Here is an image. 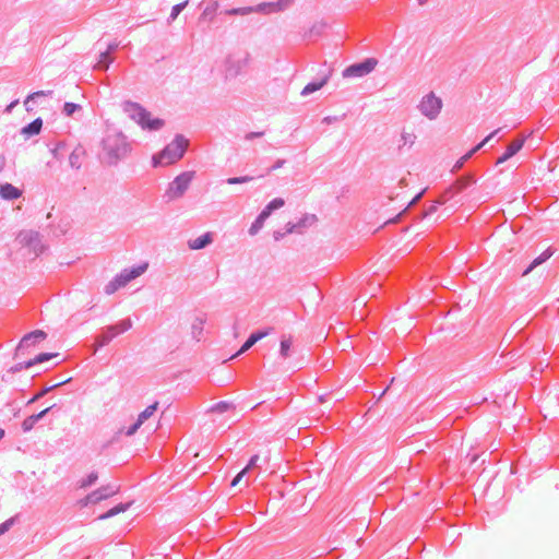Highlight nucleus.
I'll list each match as a JSON object with an SVG mask.
<instances>
[{
  "label": "nucleus",
  "instance_id": "f257e3e1",
  "mask_svg": "<svg viewBox=\"0 0 559 559\" xmlns=\"http://www.w3.org/2000/svg\"><path fill=\"white\" fill-rule=\"evenodd\" d=\"M104 153L103 162L109 166H117L132 150L127 136L118 130H108L102 140Z\"/></svg>",
  "mask_w": 559,
  "mask_h": 559
},
{
  "label": "nucleus",
  "instance_id": "f03ea898",
  "mask_svg": "<svg viewBox=\"0 0 559 559\" xmlns=\"http://www.w3.org/2000/svg\"><path fill=\"white\" fill-rule=\"evenodd\" d=\"M189 140L183 134H176L174 140L162 150L165 164H174L181 159L187 152Z\"/></svg>",
  "mask_w": 559,
  "mask_h": 559
},
{
  "label": "nucleus",
  "instance_id": "7ed1b4c3",
  "mask_svg": "<svg viewBox=\"0 0 559 559\" xmlns=\"http://www.w3.org/2000/svg\"><path fill=\"white\" fill-rule=\"evenodd\" d=\"M378 64V60L374 58H366L360 62L353 63L346 67L342 75L343 78H361L372 72Z\"/></svg>",
  "mask_w": 559,
  "mask_h": 559
},
{
  "label": "nucleus",
  "instance_id": "20e7f679",
  "mask_svg": "<svg viewBox=\"0 0 559 559\" xmlns=\"http://www.w3.org/2000/svg\"><path fill=\"white\" fill-rule=\"evenodd\" d=\"M193 177H194V171H183V173L179 174L169 183L167 194L173 199L182 197L185 194V192L188 190Z\"/></svg>",
  "mask_w": 559,
  "mask_h": 559
},
{
  "label": "nucleus",
  "instance_id": "39448f33",
  "mask_svg": "<svg viewBox=\"0 0 559 559\" xmlns=\"http://www.w3.org/2000/svg\"><path fill=\"white\" fill-rule=\"evenodd\" d=\"M46 337H47V334L43 330H35V331H32V332L25 334L21 338V341L19 342V344L15 348L14 357L19 358L21 356H24L25 352L28 348H31L32 346H35L37 343L44 341Z\"/></svg>",
  "mask_w": 559,
  "mask_h": 559
},
{
  "label": "nucleus",
  "instance_id": "423d86ee",
  "mask_svg": "<svg viewBox=\"0 0 559 559\" xmlns=\"http://www.w3.org/2000/svg\"><path fill=\"white\" fill-rule=\"evenodd\" d=\"M418 108L425 117L435 119L442 108V100L431 92L423 97Z\"/></svg>",
  "mask_w": 559,
  "mask_h": 559
},
{
  "label": "nucleus",
  "instance_id": "0eeeda50",
  "mask_svg": "<svg viewBox=\"0 0 559 559\" xmlns=\"http://www.w3.org/2000/svg\"><path fill=\"white\" fill-rule=\"evenodd\" d=\"M20 242L27 247L36 257L41 254L45 246L40 241V235L35 230H24L19 234Z\"/></svg>",
  "mask_w": 559,
  "mask_h": 559
},
{
  "label": "nucleus",
  "instance_id": "6e6552de",
  "mask_svg": "<svg viewBox=\"0 0 559 559\" xmlns=\"http://www.w3.org/2000/svg\"><path fill=\"white\" fill-rule=\"evenodd\" d=\"M272 330L273 328L253 331L246 340V342L241 345L240 349L234 355V357L239 356L249 350L257 342L267 336Z\"/></svg>",
  "mask_w": 559,
  "mask_h": 559
},
{
  "label": "nucleus",
  "instance_id": "1a4fd4ad",
  "mask_svg": "<svg viewBox=\"0 0 559 559\" xmlns=\"http://www.w3.org/2000/svg\"><path fill=\"white\" fill-rule=\"evenodd\" d=\"M122 108H123V111L131 118L133 119L134 121H136L138 123H140V121L147 117L146 115V109L144 107H142L140 104L138 103H134V102H131V100H126L123 104H122Z\"/></svg>",
  "mask_w": 559,
  "mask_h": 559
},
{
  "label": "nucleus",
  "instance_id": "9d476101",
  "mask_svg": "<svg viewBox=\"0 0 559 559\" xmlns=\"http://www.w3.org/2000/svg\"><path fill=\"white\" fill-rule=\"evenodd\" d=\"M56 407H57V404H52L51 406L46 407L45 409L40 411L39 413L33 414V415L26 417L21 425L23 432H29L39 420H41L45 416H47Z\"/></svg>",
  "mask_w": 559,
  "mask_h": 559
},
{
  "label": "nucleus",
  "instance_id": "9b49d317",
  "mask_svg": "<svg viewBox=\"0 0 559 559\" xmlns=\"http://www.w3.org/2000/svg\"><path fill=\"white\" fill-rule=\"evenodd\" d=\"M476 182V179L474 175L466 174L461 177H459L453 186L449 188L444 193L450 198V194H452V191L455 190L456 193L462 192L463 190L467 189L472 185Z\"/></svg>",
  "mask_w": 559,
  "mask_h": 559
},
{
  "label": "nucleus",
  "instance_id": "f8f14e48",
  "mask_svg": "<svg viewBox=\"0 0 559 559\" xmlns=\"http://www.w3.org/2000/svg\"><path fill=\"white\" fill-rule=\"evenodd\" d=\"M525 138H519L507 146L506 152L497 159L496 164H502L513 157L524 145Z\"/></svg>",
  "mask_w": 559,
  "mask_h": 559
},
{
  "label": "nucleus",
  "instance_id": "ddd939ff",
  "mask_svg": "<svg viewBox=\"0 0 559 559\" xmlns=\"http://www.w3.org/2000/svg\"><path fill=\"white\" fill-rule=\"evenodd\" d=\"M22 190L12 183H0V198L5 201H14L22 197Z\"/></svg>",
  "mask_w": 559,
  "mask_h": 559
},
{
  "label": "nucleus",
  "instance_id": "4468645a",
  "mask_svg": "<svg viewBox=\"0 0 559 559\" xmlns=\"http://www.w3.org/2000/svg\"><path fill=\"white\" fill-rule=\"evenodd\" d=\"M147 117L140 121V126L144 130L158 131L165 126V121L160 118H152L151 112L146 110Z\"/></svg>",
  "mask_w": 559,
  "mask_h": 559
},
{
  "label": "nucleus",
  "instance_id": "2eb2a0df",
  "mask_svg": "<svg viewBox=\"0 0 559 559\" xmlns=\"http://www.w3.org/2000/svg\"><path fill=\"white\" fill-rule=\"evenodd\" d=\"M52 95H53V91H51V90L37 91V92H33V93L28 94L24 100L25 110L27 112H33L34 111L33 103H35L40 97H47V96L52 97Z\"/></svg>",
  "mask_w": 559,
  "mask_h": 559
},
{
  "label": "nucleus",
  "instance_id": "dca6fc26",
  "mask_svg": "<svg viewBox=\"0 0 559 559\" xmlns=\"http://www.w3.org/2000/svg\"><path fill=\"white\" fill-rule=\"evenodd\" d=\"M117 336V332H114L112 328L106 326L102 329L100 333L96 336L95 343L97 348H102L109 344Z\"/></svg>",
  "mask_w": 559,
  "mask_h": 559
},
{
  "label": "nucleus",
  "instance_id": "f3484780",
  "mask_svg": "<svg viewBox=\"0 0 559 559\" xmlns=\"http://www.w3.org/2000/svg\"><path fill=\"white\" fill-rule=\"evenodd\" d=\"M43 129V119L40 117L34 119L32 122L27 123L21 129V134L26 138H31L37 135L41 132Z\"/></svg>",
  "mask_w": 559,
  "mask_h": 559
},
{
  "label": "nucleus",
  "instance_id": "a211bd4d",
  "mask_svg": "<svg viewBox=\"0 0 559 559\" xmlns=\"http://www.w3.org/2000/svg\"><path fill=\"white\" fill-rule=\"evenodd\" d=\"M212 242H213L212 233H205V234L199 236L198 238L190 240L188 242V245H189V248L192 250H201V249H204L205 247H207L209 245H211Z\"/></svg>",
  "mask_w": 559,
  "mask_h": 559
},
{
  "label": "nucleus",
  "instance_id": "6ab92c4d",
  "mask_svg": "<svg viewBox=\"0 0 559 559\" xmlns=\"http://www.w3.org/2000/svg\"><path fill=\"white\" fill-rule=\"evenodd\" d=\"M331 72L325 74L323 78H321L318 81L309 82L304 90L301 91L302 96H308L319 90H321L329 81Z\"/></svg>",
  "mask_w": 559,
  "mask_h": 559
},
{
  "label": "nucleus",
  "instance_id": "aec40b11",
  "mask_svg": "<svg viewBox=\"0 0 559 559\" xmlns=\"http://www.w3.org/2000/svg\"><path fill=\"white\" fill-rule=\"evenodd\" d=\"M551 255L552 251L550 248L546 249L528 264V266L522 272V275L525 276L530 274L535 267L545 263Z\"/></svg>",
  "mask_w": 559,
  "mask_h": 559
},
{
  "label": "nucleus",
  "instance_id": "412c9836",
  "mask_svg": "<svg viewBox=\"0 0 559 559\" xmlns=\"http://www.w3.org/2000/svg\"><path fill=\"white\" fill-rule=\"evenodd\" d=\"M71 380V378L64 380V381H61V382H58V383H55V384H51V385H47V386H44L41 390H39L37 393H35L26 403V405H31L37 401H39L40 399H43L46 394H48L49 392L53 391L55 389L68 383L69 381Z\"/></svg>",
  "mask_w": 559,
  "mask_h": 559
},
{
  "label": "nucleus",
  "instance_id": "4be33fe9",
  "mask_svg": "<svg viewBox=\"0 0 559 559\" xmlns=\"http://www.w3.org/2000/svg\"><path fill=\"white\" fill-rule=\"evenodd\" d=\"M131 504H132V502H120L117 506L109 509L107 512L98 515V520H107V519H110V518L121 513V512H124L130 508Z\"/></svg>",
  "mask_w": 559,
  "mask_h": 559
},
{
  "label": "nucleus",
  "instance_id": "5701e85b",
  "mask_svg": "<svg viewBox=\"0 0 559 559\" xmlns=\"http://www.w3.org/2000/svg\"><path fill=\"white\" fill-rule=\"evenodd\" d=\"M84 154H85V150L83 146L78 145L76 147H74L69 156L70 166L74 169H80L81 168V158Z\"/></svg>",
  "mask_w": 559,
  "mask_h": 559
},
{
  "label": "nucleus",
  "instance_id": "b1692460",
  "mask_svg": "<svg viewBox=\"0 0 559 559\" xmlns=\"http://www.w3.org/2000/svg\"><path fill=\"white\" fill-rule=\"evenodd\" d=\"M204 324H205V319L202 317H197L191 324L192 338H194L198 342L201 340Z\"/></svg>",
  "mask_w": 559,
  "mask_h": 559
},
{
  "label": "nucleus",
  "instance_id": "393cba45",
  "mask_svg": "<svg viewBox=\"0 0 559 559\" xmlns=\"http://www.w3.org/2000/svg\"><path fill=\"white\" fill-rule=\"evenodd\" d=\"M218 1L211 0L207 5L203 9L200 20L213 21L216 11L218 10Z\"/></svg>",
  "mask_w": 559,
  "mask_h": 559
},
{
  "label": "nucleus",
  "instance_id": "a878e982",
  "mask_svg": "<svg viewBox=\"0 0 559 559\" xmlns=\"http://www.w3.org/2000/svg\"><path fill=\"white\" fill-rule=\"evenodd\" d=\"M317 222V216L314 214H305L296 224L295 233H301L302 228L311 226Z\"/></svg>",
  "mask_w": 559,
  "mask_h": 559
},
{
  "label": "nucleus",
  "instance_id": "bb28decb",
  "mask_svg": "<svg viewBox=\"0 0 559 559\" xmlns=\"http://www.w3.org/2000/svg\"><path fill=\"white\" fill-rule=\"evenodd\" d=\"M114 59L109 55V51H102L99 53V59L95 66V69L105 71L109 68V66L112 63Z\"/></svg>",
  "mask_w": 559,
  "mask_h": 559
},
{
  "label": "nucleus",
  "instance_id": "cd10ccee",
  "mask_svg": "<svg viewBox=\"0 0 559 559\" xmlns=\"http://www.w3.org/2000/svg\"><path fill=\"white\" fill-rule=\"evenodd\" d=\"M292 337H286L285 335L282 336L281 344H280V356L284 359L288 358L290 356V347H292Z\"/></svg>",
  "mask_w": 559,
  "mask_h": 559
},
{
  "label": "nucleus",
  "instance_id": "c85d7f7f",
  "mask_svg": "<svg viewBox=\"0 0 559 559\" xmlns=\"http://www.w3.org/2000/svg\"><path fill=\"white\" fill-rule=\"evenodd\" d=\"M158 402H154L153 404L148 405L143 412H141L138 416V420L142 424H144L148 418H151L154 413L158 409Z\"/></svg>",
  "mask_w": 559,
  "mask_h": 559
},
{
  "label": "nucleus",
  "instance_id": "c756f323",
  "mask_svg": "<svg viewBox=\"0 0 559 559\" xmlns=\"http://www.w3.org/2000/svg\"><path fill=\"white\" fill-rule=\"evenodd\" d=\"M448 199H449V197L444 193L442 197L439 198V200L437 201L436 204H431L429 207H427L424 211V213L418 217V219H423V218L429 217L432 214H435L438 210V205L444 204Z\"/></svg>",
  "mask_w": 559,
  "mask_h": 559
},
{
  "label": "nucleus",
  "instance_id": "7c9ffc66",
  "mask_svg": "<svg viewBox=\"0 0 559 559\" xmlns=\"http://www.w3.org/2000/svg\"><path fill=\"white\" fill-rule=\"evenodd\" d=\"M108 326L112 328L114 332H117L118 336L119 334H122L132 328V320L130 318H126L118 323Z\"/></svg>",
  "mask_w": 559,
  "mask_h": 559
},
{
  "label": "nucleus",
  "instance_id": "2f4dec72",
  "mask_svg": "<svg viewBox=\"0 0 559 559\" xmlns=\"http://www.w3.org/2000/svg\"><path fill=\"white\" fill-rule=\"evenodd\" d=\"M119 488L120 487L117 485L108 484L99 487L97 491L100 492L103 500H105L116 495L119 491Z\"/></svg>",
  "mask_w": 559,
  "mask_h": 559
},
{
  "label": "nucleus",
  "instance_id": "473e14b6",
  "mask_svg": "<svg viewBox=\"0 0 559 559\" xmlns=\"http://www.w3.org/2000/svg\"><path fill=\"white\" fill-rule=\"evenodd\" d=\"M103 501L100 492L96 490L88 493L84 499L81 500V504L86 507L88 504H96L98 502Z\"/></svg>",
  "mask_w": 559,
  "mask_h": 559
},
{
  "label": "nucleus",
  "instance_id": "72a5a7b5",
  "mask_svg": "<svg viewBox=\"0 0 559 559\" xmlns=\"http://www.w3.org/2000/svg\"><path fill=\"white\" fill-rule=\"evenodd\" d=\"M131 281L142 275L147 270V263L139 264L130 269H124Z\"/></svg>",
  "mask_w": 559,
  "mask_h": 559
},
{
  "label": "nucleus",
  "instance_id": "f704fd0d",
  "mask_svg": "<svg viewBox=\"0 0 559 559\" xmlns=\"http://www.w3.org/2000/svg\"><path fill=\"white\" fill-rule=\"evenodd\" d=\"M271 3V10L272 13H276V12H282L286 9H288L293 3H294V0H277L275 2H270Z\"/></svg>",
  "mask_w": 559,
  "mask_h": 559
},
{
  "label": "nucleus",
  "instance_id": "c9c22d12",
  "mask_svg": "<svg viewBox=\"0 0 559 559\" xmlns=\"http://www.w3.org/2000/svg\"><path fill=\"white\" fill-rule=\"evenodd\" d=\"M57 356H59L58 353H40L31 359L32 367L38 364L46 362Z\"/></svg>",
  "mask_w": 559,
  "mask_h": 559
},
{
  "label": "nucleus",
  "instance_id": "e433bc0d",
  "mask_svg": "<svg viewBox=\"0 0 559 559\" xmlns=\"http://www.w3.org/2000/svg\"><path fill=\"white\" fill-rule=\"evenodd\" d=\"M188 3H189V0H185L178 4H175L171 8V12L168 17V23L174 22L178 17V15L183 11V9L188 5Z\"/></svg>",
  "mask_w": 559,
  "mask_h": 559
},
{
  "label": "nucleus",
  "instance_id": "4c0bfd02",
  "mask_svg": "<svg viewBox=\"0 0 559 559\" xmlns=\"http://www.w3.org/2000/svg\"><path fill=\"white\" fill-rule=\"evenodd\" d=\"M231 408H234L233 403L227 402V401H221L211 407V412L217 413V414H223Z\"/></svg>",
  "mask_w": 559,
  "mask_h": 559
},
{
  "label": "nucleus",
  "instance_id": "58836bf2",
  "mask_svg": "<svg viewBox=\"0 0 559 559\" xmlns=\"http://www.w3.org/2000/svg\"><path fill=\"white\" fill-rule=\"evenodd\" d=\"M326 26L328 24L323 21L317 22L311 26L307 36L309 38H311L312 36H320L324 32Z\"/></svg>",
  "mask_w": 559,
  "mask_h": 559
},
{
  "label": "nucleus",
  "instance_id": "ea45409f",
  "mask_svg": "<svg viewBox=\"0 0 559 559\" xmlns=\"http://www.w3.org/2000/svg\"><path fill=\"white\" fill-rule=\"evenodd\" d=\"M98 479L97 472H91L85 478L80 480V488H87L93 486Z\"/></svg>",
  "mask_w": 559,
  "mask_h": 559
},
{
  "label": "nucleus",
  "instance_id": "a19ab883",
  "mask_svg": "<svg viewBox=\"0 0 559 559\" xmlns=\"http://www.w3.org/2000/svg\"><path fill=\"white\" fill-rule=\"evenodd\" d=\"M296 230V226L293 224V223H288L286 225V230L285 231H282V230H275L273 233V237H274V240L275 241H280L282 240L286 235L288 234H292V233H295Z\"/></svg>",
  "mask_w": 559,
  "mask_h": 559
},
{
  "label": "nucleus",
  "instance_id": "79ce46f5",
  "mask_svg": "<svg viewBox=\"0 0 559 559\" xmlns=\"http://www.w3.org/2000/svg\"><path fill=\"white\" fill-rule=\"evenodd\" d=\"M425 191H426V189H423L420 192H418V193H417V194H416V195H415V197L409 201V203H408L407 207H406L404 211H402L400 214H397V215L392 219V222H394V223H395V222H397V221L400 219V217H401V216H402V215L407 211V209H409V207L414 206L415 204H417V203L421 200V198H423V195H424Z\"/></svg>",
  "mask_w": 559,
  "mask_h": 559
},
{
  "label": "nucleus",
  "instance_id": "37998d69",
  "mask_svg": "<svg viewBox=\"0 0 559 559\" xmlns=\"http://www.w3.org/2000/svg\"><path fill=\"white\" fill-rule=\"evenodd\" d=\"M253 12V7H242V8H233L229 10H225V14L227 15H247Z\"/></svg>",
  "mask_w": 559,
  "mask_h": 559
},
{
  "label": "nucleus",
  "instance_id": "c03bdc74",
  "mask_svg": "<svg viewBox=\"0 0 559 559\" xmlns=\"http://www.w3.org/2000/svg\"><path fill=\"white\" fill-rule=\"evenodd\" d=\"M254 179L253 176H240V177H229L226 179V183L228 185H240L247 183Z\"/></svg>",
  "mask_w": 559,
  "mask_h": 559
},
{
  "label": "nucleus",
  "instance_id": "a18cd8bd",
  "mask_svg": "<svg viewBox=\"0 0 559 559\" xmlns=\"http://www.w3.org/2000/svg\"><path fill=\"white\" fill-rule=\"evenodd\" d=\"M82 107L79 104L67 102L63 105V114L71 117L75 111L81 110Z\"/></svg>",
  "mask_w": 559,
  "mask_h": 559
},
{
  "label": "nucleus",
  "instance_id": "49530a36",
  "mask_svg": "<svg viewBox=\"0 0 559 559\" xmlns=\"http://www.w3.org/2000/svg\"><path fill=\"white\" fill-rule=\"evenodd\" d=\"M285 205V200L282 198H275L271 200L265 207H267L272 213L276 210H280Z\"/></svg>",
  "mask_w": 559,
  "mask_h": 559
},
{
  "label": "nucleus",
  "instance_id": "de8ad7c7",
  "mask_svg": "<svg viewBox=\"0 0 559 559\" xmlns=\"http://www.w3.org/2000/svg\"><path fill=\"white\" fill-rule=\"evenodd\" d=\"M67 144L66 142H58L57 145L51 148V154L56 159L63 158V151L66 150Z\"/></svg>",
  "mask_w": 559,
  "mask_h": 559
},
{
  "label": "nucleus",
  "instance_id": "09e8293b",
  "mask_svg": "<svg viewBox=\"0 0 559 559\" xmlns=\"http://www.w3.org/2000/svg\"><path fill=\"white\" fill-rule=\"evenodd\" d=\"M31 367H32V362H31V359H28V360L15 364L8 371L11 372V373H16V372H20V371H22L24 369H28Z\"/></svg>",
  "mask_w": 559,
  "mask_h": 559
},
{
  "label": "nucleus",
  "instance_id": "8fccbe9b",
  "mask_svg": "<svg viewBox=\"0 0 559 559\" xmlns=\"http://www.w3.org/2000/svg\"><path fill=\"white\" fill-rule=\"evenodd\" d=\"M263 225H264V221H262L261 218H259L257 216L255 219L253 221V223L251 224L250 228H249V234L251 236L257 235L262 229Z\"/></svg>",
  "mask_w": 559,
  "mask_h": 559
},
{
  "label": "nucleus",
  "instance_id": "3c124183",
  "mask_svg": "<svg viewBox=\"0 0 559 559\" xmlns=\"http://www.w3.org/2000/svg\"><path fill=\"white\" fill-rule=\"evenodd\" d=\"M17 515L12 516L0 524V536L7 533L16 522Z\"/></svg>",
  "mask_w": 559,
  "mask_h": 559
},
{
  "label": "nucleus",
  "instance_id": "603ef678",
  "mask_svg": "<svg viewBox=\"0 0 559 559\" xmlns=\"http://www.w3.org/2000/svg\"><path fill=\"white\" fill-rule=\"evenodd\" d=\"M501 131V128L493 130L490 134H488L480 143H478L474 147V152H478L484 145H486L493 136H496Z\"/></svg>",
  "mask_w": 559,
  "mask_h": 559
},
{
  "label": "nucleus",
  "instance_id": "864d4df0",
  "mask_svg": "<svg viewBox=\"0 0 559 559\" xmlns=\"http://www.w3.org/2000/svg\"><path fill=\"white\" fill-rule=\"evenodd\" d=\"M114 278L116 281H118V285H120L121 287L126 286L129 282H131V280H130V277H129V275H128L126 270H122Z\"/></svg>",
  "mask_w": 559,
  "mask_h": 559
},
{
  "label": "nucleus",
  "instance_id": "5fc2aeb1",
  "mask_svg": "<svg viewBox=\"0 0 559 559\" xmlns=\"http://www.w3.org/2000/svg\"><path fill=\"white\" fill-rule=\"evenodd\" d=\"M119 288H121L120 285H118V281L112 278L104 288L105 294L111 295L116 293Z\"/></svg>",
  "mask_w": 559,
  "mask_h": 559
},
{
  "label": "nucleus",
  "instance_id": "6e6d98bb",
  "mask_svg": "<svg viewBox=\"0 0 559 559\" xmlns=\"http://www.w3.org/2000/svg\"><path fill=\"white\" fill-rule=\"evenodd\" d=\"M269 10H271L270 2H262V3H259L258 5L253 7V12H258V13H264V14L272 13V11H269Z\"/></svg>",
  "mask_w": 559,
  "mask_h": 559
},
{
  "label": "nucleus",
  "instance_id": "4d7b16f0",
  "mask_svg": "<svg viewBox=\"0 0 559 559\" xmlns=\"http://www.w3.org/2000/svg\"><path fill=\"white\" fill-rule=\"evenodd\" d=\"M474 147L467 152L464 156H462L456 164L454 165V169H460L463 167V165L475 154Z\"/></svg>",
  "mask_w": 559,
  "mask_h": 559
},
{
  "label": "nucleus",
  "instance_id": "13d9d810",
  "mask_svg": "<svg viewBox=\"0 0 559 559\" xmlns=\"http://www.w3.org/2000/svg\"><path fill=\"white\" fill-rule=\"evenodd\" d=\"M403 145H413L415 143L416 135L414 133L403 132L402 135Z\"/></svg>",
  "mask_w": 559,
  "mask_h": 559
},
{
  "label": "nucleus",
  "instance_id": "bf43d9fd",
  "mask_svg": "<svg viewBox=\"0 0 559 559\" xmlns=\"http://www.w3.org/2000/svg\"><path fill=\"white\" fill-rule=\"evenodd\" d=\"M165 164V156H162V151L152 157V166L159 167Z\"/></svg>",
  "mask_w": 559,
  "mask_h": 559
},
{
  "label": "nucleus",
  "instance_id": "052dcab7",
  "mask_svg": "<svg viewBox=\"0 0 559 559\" xmlns=\"http://www.w3.org/2000/svg\"><path fill=\"white\" fill-rule=\"evenodd\" d=\"M259 459L260 457L258 454L252 455L247 465L242 469L246 471V473H248L250 469L257 466Z\"/></svg>",
  "mask_w": 559,
  "mask_h": 559
},
{
  "label": "nucleus",
  "instance_id": "680f3d73",
  "mask_svg": "<svg viewBox=\"0 0 559 559\" xmlns=\"http://www.w3.org/2000/svg\"><path fill=\"white\" fill-rule=\"evenodd\" d=\"M345 116H346L345 114L342 116H326L323 118L322 122L326 123V124H331V123L338 122V121L343 120L345 118Z\"/></svg>",
  "mask_w": 559,
  "mask_h": 559
},
{
  "label": "nucleus",
  "instance_id": "e2e57ef3",
  "mask_svg": "<svg viewBox=\"0 0 559 559\" xmlns=\"http://www.w3.org/2000/svg\"><path fill=\"white\" fill-rule=\"evenodd\" d=\"M143 424L140 423L138 419L135 423H133L127 430H126V435L127 436H133L138 430L139 428L142 426Z\"/></svg>",
  "mask_w": 559,
  "mask_h": 559
},
{
  "label": "nucleus",
  "instance_id": "0e129e2a",
  "mask_svg": "<svg viewBox=\"0 0 559 559\" xmlns=\"http://www.w3.org/2000/svg\"><path fill=\"white\" fill-rule=\"evenodd\" d=\"M286 163L285 159H277L265 173V175H270L271 173H273L274 170L281 168L284 166V164Z\"/></svg>",
  "mask_w": 559,
  "mask_h": 559
},
{
  "label": "nucleus",
  "instance_id": "69168bd1",
  "mask_svg": "<svg viewBox=\"0 0 559 559\" xmlns=\"http://www.w3.org/2000/svg\"><path fill=\"white\" fill-rule=\"evenodd\" d=\"M246 474H247V473H246V471L241 469V471H240V472H239V473H238V474L233 478V480H231V483H230V486H231V487L237 486V485L240 483V480L243 478V476H245Z\"/></svg>",
  "mask_w": 559,
  "mask_h": 559
},
{
  "label": "nucleus",
  "instance_id": "338daca9",
  "mask_svg": "<svg viewBox=\"0 0 559 559\" xmlns=\"http://www.w3.org/2000/svg\"><path fill=\"white\" fill-rule=\"evenodd\" d=\"M264 135V132L263 131H253V132H249L246 134L245 139L248 140V141H251L255 138H261Z\"/></svg>",
  "mask_w": 559,
  "mask_h": 559
},
{
  "label": "nucleus",
  "instance_id": "774afa93",
  "mask_svg": "<svg viewBox=\"0 0 559 559\" xmlns=\"http://www.w3.org/2000/svg\"><path fill=\"white\" fill-rule=\"evenodd\" d=\"M271 215L272 212L264 206L263 210L259 213L258 217L265 222Z\"/></svg>",
  "mask_w": 559,
  "mask_h": 559
}]
</instances>
